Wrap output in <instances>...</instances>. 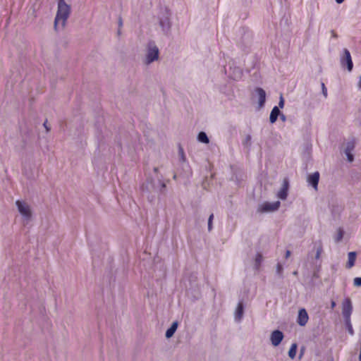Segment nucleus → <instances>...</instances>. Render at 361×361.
<instances>
[{
  "mask_svg": "<svg viewBox=\"0 0 361 361\" xmlns=\"http://www.w3.org/2000/svg\"><path fill=\"white\" fill-rule=\"evenodd\" d=\"M70 13V5L67 4L64 0H59L57 12L54 19V27L56 30L58 29L59 25H61V27H64Z\"/></svg>",
  "mask_w": 361,
  "mask_h": 361,
  "instance_id": "obj_1",
  "label": "nucleus"
},
{
  "mask_svg": "<svg viewBox=\"0 0 361 361\" xmlns=\"http://www.w3.org/2000/svg\"><path fill=\"white\" fill-rule=\"evenodd\" d=\"M159 25L162 32L168 35L171 30V23L170 13L167 9L161 10L158 16Z\"/></svg>",
  "mask_w": 361,
  "mask_h": 361,
  "instance_id": "obj_2",
  "label": "nucleus"
},
{
  "mask_svg": "<svg viewBox=\"0 0 361 361\" xmlns=\"http://www.w3.org/2000/svg\"><path fill=\"white\" fill-rule=\"evenodd\" d=\"M16 204L24 221L28 222L32 217V211L30 207L26 202L20 200H17L16 202Z\"/></svg>",
  "mask_w": 361,
  "mask_h": 361,
  "instance_id": "obj_3",
  "label": "nucleus"
},
{
  "mask_svg": "<svg viewBox=\"0 0 361 361\" xmlns=\"http://www.w3.org/2000/svg\"><path fill=\"white\" fill-rule=\"evenodd\" d=\"M340 63L342 68H346L348 72L352 71L353 68V63L352 61L350 53L348 49H343V54L340 57Z\"/></svg>",
  "mask_w": 361,
  "mask_h": 361,
  "instance_id": "obj_4",
  "label": "nucleus"
},
{
  "mask_svg": "<svg viewBox=\"0 0 361 361\" xmlns=\"http://www.w3.org/2000/svg\"><path fill=\"white\" fill-rule=\"evenodd\" d=\"M159 51L157 47H149L147 51L144 63L146 65H149L151 63L158 60Z\"/></svg>",
  "mask_w": 361,
  "mask_h": 361,
  "instance_id": "obj_5",
  "label": "nucleus"
},
{
  "mask_svg": "<svg viewBox=\"0 0 361 361\" xmlns=\"http://www.w3.org/2000/svg\"><path fill=\"white\" fill-rule=\"evenodd\" d=\"M353 312V305L351 300L348 298H345L342 302V314L345 319H350Z\"/></svg>",
  "mask_w": 361,
  "mask_h": 361,
  "instance_id": "obj_6",
  "label": "nucleus"
},
{
  "mask_svg": "<svg viewBox=\"0 0 361 361\" xmlns=\"http://www.w3.org/2000/svg\"><path fill=\"white\" fill-rule=\"evenodd\" d=\"M280 202L276 201L274 202H264L259 206L258 211L260 212H274L279 209L280 207Z\"/></svg>",
  "mask_w": 361,
  "mask_h": 361,
  "instance_id": "obj_7",
  "label": "nucleus"
},
{
  "mask_svg": "<svg viewBox=\"0 0 361 361\" xmlns=\"http://www.w3.org/2000/svg\"><path fill=\"white\" fill-rule=\"evenodd\" d=\"M283 334L280 330H274L270 335V341L274 346H278L283 339Z\"/></svg>",
  "mask_w": 361,
  "mask_h": 361,
  "instance_id": "obj_8",
  "label": "nucleus"
},
{
  "mask_svg": "<svg viewBox=\"0 0 361 361\" xmlns=\"http://www.w3.org/2000/svg\"><path fill=\"white\" fill-rule=\"evenodd\" d=\"M229 71L230 77L235 80H240L243 76L242 69L233 64L229 66Z\"/></svg>",
  "mask_w": 361,
  "mask_h": 361,
  "instance_id": "obj_9",
  "label": "nucleus"
},
{
  "mask_svg": "<svg viewBox=\"0 0 361 361\" xmlns=\"http://www.w3.org/2000/svg\"><path fill=\"white\" fill-rule=\"evenodd\" d=\"M289 183L288 179L285 178L283 180L281 189L277 193V197L281 200H286L288 196Z\"/></svg>",
  "mask_w": 361,
  "mask_h": 361,
  "instance_id": "obj_10",
  "label": "nucleus"
},
{
  "mask_svg": "<svg viewBox=\"0 0 361 361\" xmlns=\"http://www.w3.org/2000/svg\"><path fill=\"white\" fill-rule=\"evenodd\" d=\"M354 149L355 142L353 140L348 142L344 152L349 162H353L354 160V156L352 153Z\"/></svg>",
  "mask_w": 361,
  "mask_h": 361,
  "instance_id": "obj_11",
  "label": "nucleus"
},
{
  "mask_svg": "<svg viewBox=\"0 0 361 361\" xmlns=\"http://www.w3.org/2000/svg\"><path fill=\"white\" fill-rule=\"evenodd\" d=\"M309 319V317L307 314V311L305 309L302 308L298 311V315L297 318V322L298 324L301 326H304L306 325Z\"/></svg>",
  "mask_w": 361,
  "mask_h": 361,
  "instance_id": "obj_12",
  "label": "nucleus"
},
{
  "mask_svg": "<svg viewBox=\"0 0 361 361\" xmlns=\"http://www.w3.org/2000/svg\"><path fill=\"white\" fill-rule=\"evenodd\" d=\"M319 180V173L317 171L310 174L307 178L308 183L310 185H312L315 190H317Z\"/></svg>",
  "mask_w": 361,
  "mask_h": 361,
  "instance_id": "obj_13",
  "label": "nucleus"
},
{
  "mask_svg": "<svg viewBox=\"0 0 361 361\" xmlns=\"http://www.w3.org/2000/svg\"><path fill=\"white\" fill-rule=\"evenodd\" d=\"M255 92L258 96V103L260 107H262L264 105L266 101V92L261 87H257L255 89Z\"/></svg>",
  "mask_w": 361,
  "mask_h": 361,
  "instance_id": "obj_14",
  "label": "nucleus"
},
{
  "mask_svg": "<svg viewBox=\"0 0 361 361\" xmlns=\"http://www.w3.org/2000/svg\"><path fill=\"white\" fill-rule=\"evenodd\" d=\"M243 312H244V306H243V302L240 301L238 303L235 311V314H234L235 320L237 322H240L243 318Z\"/></svg>",
  "mask_w": 361,
  "mask_h": 361,
  "instance_id": "obj_15",
  "label": "nucleus"
},
{
  "mask_svg": "<svg viewBox=\"0 0 361 361\" xmlns=\"http://www.w3.org/2000/svg\"><path fill=\"white\" fill-rule=\"evenodd\" d=\"M280 113L281 111L278 106H275L272 109L269 116V121L271 123H274L276 121L278 117L280 115Z\"/></svg>",
  "mask_w": 361,
  "mask_h": 361,
  "instance_id": "obj_16",
  "label": "nucleus"
},
{
  "mask_svg": "<svg viewBox=\"0 0 361 361\" xmlns=\"http://www.w3.org/2000/svg\"><path fill=\"white\" fill-rule=\"evenodd\" d=\"M357 254L355 252H350L348 255V262L346 267L348 269L352 268L355 265Z\"/></svg>",
  "mask_w": 361,
  "mask_h": 361,
  "instance_id": "obj_17",
  "label": "nucleus"
},
{
  "mask_svg": "<svg viewBox=\"0 0 361 361\" xmlns=\"http://www.w3.org/2000/svg\"><path fill=\"white\" fill-rule=\"evenodd\" d=\"M178 326V322H173L172 323L171 326L166 331L165 336L167 338H170L173 336L174 333L177 330Z\"/></svg>",
  "mask_w": 361,
  "mask_h": 361,
  "instance_id": "obj_18",
  "label": "nucleus"
},
{
  "mask_svg": "<svg viewBox=\"0 0 361 361\" xmlns=\"http://www.w3.org/2000/svg\"><path fill=\"white\" fill-rule=\"evenodd\" d=\"M262 260H263V257H262V254L259 252H257L255 256V258L254 268L255 270L259 269L261 264L262 262Z\"/></svg>",
  "mask_w": 361,
  "mask_h": 361,
  "instance_id": "obj_19",
  "label": "nucleus"
},
{
  "mask_svg": "<svg viewBox=\"0 0 361 361\" xmlns=\"http://www.w3.org/2000/svg\"><path fill=\"white\" fill-rule=\"evenodd\" d=\"M197 140L200 142H202V143H204V144H208L209 142V139L208 136L203 131L200 132L198 133V135H197Z\"/></svg>",
  "mask_w": 361,
  "mask_h": 361,
  "instance_id": "obj_20",
  "label": "nucleus"
},
{
  "mask_svg": "<svg viewBox=\"0 0 361 361\" xmlns=\"http://www.w3.org/2000/svg\"><path fill=\"white\" fill-rule=\"evenodd\" d=\"M276 274L281 279H283V268L281 263H277L276 266Z\"/></svg>",
  "mask_w": 361,
  "mask_h": 361,
  "instance_id": "obj_21",
  "label": "nucleus"
},
{
  "mask_svg": "<svg viewBox=\"0 0 361 361\" xmlns=\"http://www.w3.org/2000/svg\"><path fill=\"white\" fill-rule=\"evenodd\" d=\"M297 348H298V345L295 343H293L290 346V348L288 351V356L291 358V359H294L295 357V355H296V352H297Z\"/></svg>",
  "mask_w": 361,
  "mask_h": 361,
  "instance_id": "obj_22",
  "label": "nucleus"
},
{
  "mask_svg": "<svg viewBox=\"0 0 361 361\" xmlns=\"http://www.w3.org/2000/svg\"><path fill=\"white\" fill-rule=\"evenodd\" d=\"M178 155L180 161H181L182 163L186 162V157L183 149L180 146H179L178 147Z\"/></svg>",
  "mask_w": 361,
  "mask_h": 361,
  "instance_id": "obj_23",
  "label": "nucleus"
},
{
  "mask_svg": "<svg viewBox=\"0 0 361 361\" xmlns=\"http://www.w3.org/2000/svg\"><path fill=\"white\" fill-rule=\"evenodd\" d=\"M344 321H345V324L346 325V327H347L348 333L350 335H353L354 332H353V326H352V324H351L350 319H349L348 320V319H345Z\"/></svg>",
  "mask_w": 361,
  "mask_h": 361,
  "instance_id": "obj_24",
  "label": "nucleus"
},
{
  "mask_svg": "<svg viewBox=\"0 0 361 361\" xmlns=\"http://www.w3.org/2000/svg\"><path fill=\"white\" fill-rule=\"evenodd\" d=\"M251 135H246L244 141H243V145L247 146V147H250L251 145Z\"/></svg>",
  "mask_w": 361,
  "mask_h": 361,
  "instance_id": "obj_25",
  "label": "nucleus"
},
{
  "mask_svg": "<svg viewBox=\"0 0 361 361\" xmlns=\"http://www.w3.org/2000/svg\"><path fill=\"white\" fill-rule=\"evenodd\" d=\"M252 35V33L249 31H247L244 33L243 37V43H248L247 38H249Z\"/></svg>",
  "mask_w": 361,
  "mask_h": 361,
  "instance_id": "obj_26",
  "label": "nucleus"
},
{
  "mask_svg": "<svg viewBox=\"0 0 361 361\" xmlns=\"http://www.w3.org/2000/svg\"><path fill=\"white\" fill-rule=\"evenodd\" d=\"M343 237V232L341 228H339L335 240L336 242H339L342 240Z\"/></svg>",
  "mask_w": 361,
  "mask_h": 361,
  "instance_id": "obj_27",
  "label": "nucleus"
},
{
  "mask_svg": "<svg viewBox=\"0 0 361 361\" xmlns=\"http://www.w3.org/2000/svg\"><path fill=\"white\" fill-rule=\"evenodd\" d=\"M214 219V214H212L208 219V231H211L212 229V221Z\"/></svg>",
  "mask_w": 361,
  "mask_h": 361,
  "instance_id": "obj_28",
  "label": "nucleus"
},
{
  "mask_svg": "<svg viewBox=\"0 0 361 361\" xmlns=\"http://www.w3.org/2000/svg\"><path fill=\"white\" fill-rule=\"evenodd\" d=\"M118 34L120 35L121 29L123 27V20H122V18L121 16H119V18L118 19Z\"/></svg>",
  "mask_w": 361,
  "mask_h": 361,
  "instance_id": "obj_29",
  "label": "nucleus"
},
{
  "mask_svg": "<svg viewBox=\"0 0 361 361\" xmlns=\"http://www.w3.org/2000/svg\"><path fill=\"white\" fill-rule=\"evenodd\" d=\"M353 284L355 286H361V277H356L353 280Z\"/></svg>",
  "mask_w": 361,
  "mask_h": 361,
  "instance_id": "obj_30",
  "label": "nucleus"
},
{
  "mask_svg": "<svg viewBox=\"0 0 361 361\" xmlns=\"http://www.w3.org/2000/svg\"><path fill=\"white\" fill-rule=\"evenodd\" d=\"M283 106H284V99L283 97V95L281 94L280 95V98H279V106L278 107H279V108L282 109V108H283Z\"/></svg>",
  "mask_w": 361,
  "mask_h": 361,
  "instance_id": "obj_31",
  "label": "nucleus"
},
{
  "mask_svg": "<svg viewBox=\"0 0 361 361\" xmlns=\"http://www.w3.org/2000/svg\"><path fill=\"white\" fill-rule=\"evenodd\" d=\"M322 94H324V97H327V89L325 87L324 83H322Z\"/></svg>",
  "mask_w": 361,
  "mask_h": 361,
  "instance_id": "obj_32",
  "label": "nucleus"
},
{
  "mask_svg": "<svg viewBox=\"0 0 361 361\" xmlns=\"http://www.w3.org/2000/svg\"><path fill=\"white\" fill-rule=\"evenodd\" d=\"M322 252V247H319L317 250V252H316V255H315V258L316 259H319L320 257V255Z\"/></svg>",
  "mask_w": 361,
  "mask_h": 361,
  "instance_id": "obj_33",
  "label": "nucleus"
},
{
  "mask_svg": "<svg viewBox=\"0 0 361 361\" xmlns=\"http://www.w3.org/2000/svg\"><path fill=\"white\" fill-rule=\"evenodd\" d=\"M279 116L281 121H285L286 120V116L284 114L280 113Z\"/></svg>",
  "mask_w": 361,
  "mask_h": 361,
  "instance_id": "obj_34",
  "label": "nucleus"
},
{
  "mask_svg": "<svg viewBox=\"0 0 361 361\" xmlns=\"http://www.w3.org/2000/svg\"><path fill=\"white\" fill-rule=\"evenodd\" d=\"M44 128H46V130H47V132L50 130V128H49V127H48V125H47V121H45V122L44 123Z\"/></svg>",
  "mask_w": 361,
  "mask_h": 361,
  "instance_id": "obj_35",
  "label": "nucleus"
},
{
  "mask_svg": "<svg viewBox=\"0 0 361 361\" xmlns=\"http://www.w3.org/2000/svg\"><path fill=\"white\" fill-rule=\"evenodd\" d=\"M160 182V185H161V190L162 189H164L166 188V183H164V182H162L161 180H159Z\"/></svg>",
  "mask_w": 361,
  "mask_h": 361,
  "instance_id": "obj_36",
  "label": "nucleus"
},
{
  "mask_svg": "<svg viewBox=\"0 0 361 361\" xmlns=\"http://www.w3.org/2000/svg\"><path fill=\"white\" fill-rule=\"evenodd\" d=\"M290 256V250H286V255H285V257L287 259V258H288Z\"/></svg>",
  "mask_w": 361,
  "mask_h": 361,
  "instance_id": "obj_37",
  "label": "nucleus"
},
{
  "mask_svg": "<svg viewBox=\"0 0 361 361\" xmlns=\"http://www.w3.org/2000/svg\"><path fill=\"white\" fill-rule=\"evenodd\" d=\"M357 88L361 90V76L360 77V80L357 83Z\"/></svg>",
  "mask_w": 361,
  "mask_h": 361,
  "instance_id": "obj_38",
  "label": "nucleus"
},
{
  "mask_svg": "<svg viewBox=\"0 0 361 361\" xmlns=\"http://www.w3.org/2000/svg\"><path fill=\"white\" fill-rule=\"evenodd\" d=\"M336 302H334V300L331 301V308H334L336 307Z\"/></svg>",
  "mask_w": 361,
  "mask_h": 361,
  "instance_id": "obj_39",
  "label": "nucleus"
},
{
  "mask_svg": "<svg viewBox=\"0 0 361 361\" xmlns=\"http://www.w3.org/2000/svg\"><path fill=\"white\" fill-rule=\"evenodd\" d=\"M335 1H336V2L337 4H342L345 0H335Z\"/></svg>",
  "mask_w": 361,
  "mask_h": 361,
  "instance_id": "obj_40",
  "label": "nucleus"
},
{
  "mask_svg": "<svg viewBox=\"0 0 361 361\" xmlns=\"http://www.w3.org/2000/svg\"><path fill=\"white\" fill-rule=\"evenodd\" d=\"M303 352H304V350L303 349H301L300 350V358L302 357V354H303Z\"/></svg>",
  "mask_w": 361,
  "mask_h": 361,
  "instance_id": "obj_41",
  "label": "nucleus"
},
{
  "mask_svg": "<svg viewBox=\"0 0 361 361\" xmlns=\"http://www.w3.org/2000/svg\"><path fill=\"white\" fill-rule=\"evenodd\" d=\"M154 172H156V173H157V172L158 171V168L155 167V168L154 169Z\"/></svg>",
  "mask_w": 361,
  "mask_h": 361,
  "instance_id": "obj_42",
  "label": "nucleus"
},
{
  "mask_svg": "<svg viewBox=\"0 0 361 361\" xmlns=\"http://www.w3.org/2000/svg\"><path fill=\"white\" fill-rule=\"evenodd\" d=\"M297 274H298V273H297V271H294V272H293V274H294V275H296Z\"/></svg>",
  "mask_w": 361,
  "mask_h": 361,
  "instance_id": "obj_43",
  "label": "nucleus"
},
{
  "mask_svg": "<svg viewBox=\"0 0 361 361\" xmlns=\"http://www.w3.org/2000/svg\"><path fill=\"white\" fill-rule=\"evenodd\" d=\"M173 178H174V179H176V175H174V176H173Z\"/></svg>",
  "mask_w": 361,
  "mask_h": 361,
  "instance_id": "obj_44",
  "label": "nucleus"
}]
</instances>
